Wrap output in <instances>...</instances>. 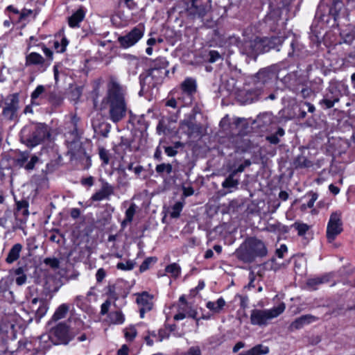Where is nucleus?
I'll use <instances>...</instances> for the list:
<instances>
[{
	"mask_svg": "<svg viewBox=\"0 0 355 355\" xmlns=\"http://www.w3.org/2000/svg\"><path fill=\"white\" fill-rule=\"evenodd\" d=\"M125 95V88L115 78H111L102 103L108 105L109 119L113 123L119 122L126 116L128 108Z\"/></svg>",
	"mask_w": 355,
	"mask_h": 355,
	"instance_id": "f257e3e1",
	"label": "nucleus"
},
{
	"mask_svg": "<svg viewBox=\"0 0 355 355\" xmlns=\"http://www.w3.org/2000/svg\"><path fill=\"white\" fill-rule=\"evenodd\" d=\"M268 254L265 243L255 237L247 239L236 251L237 258L243 262L251 263L257 257H264Z\"/></svg>",
	"mask_w": 355,
	"mask_h": 355,
	"instance_id": "f03ea898",
	"label": "nucleus"
},
{
	"mask_svg": "<svg viewBox=\"0 0 355 355\" xmlns=\"http://www.w3.org/2000/svg\"><path fill=\"white\" fill-rule=\"evenodd\" d=\"M50 136L49 128L42 123L26 125L20 132L21 141L29 148H33L42 144Z\"/></svg>",
	"mask_w": 355,
	"mask_h": 355,
	"instance_id": "7ed1b4c3",
	"label": "nucleus"
},
{
	"mask_svg": "<svg viewBox=\"0 0 355 355\" xmlns=\"http://www.w3.org/2000/svg\"><path fill=\"white\" fill-rule=\"evenodd\" d=\"M285 309V304L282 302L270 309H253L250 313V322L252 325L266 327L269 324L270 320L280 315Z\"/></svg>",
	"mask_w": 355,
	"mask_h": 355,
	"instance_id": "20e7f679",
	"label": "nucleus"
},
{
	"mask_svg": "<svg viewBox=\"0 0 355 355\" xmlns=\"http://www.w3.org/2000/svg\"><path fill=\"white\" fill-rule=\"evenodd\" d=\"M269 42L266 38L255 37L253 40L243 41L240 46L241 53L255 60L258 55L270 50Z\"/></svg>",
	"mask_w": 355,
	"mask_h": 355,
	"instance_id": "39448f33",
	"label": "nucleus"
},
{
	"mask_svg": "<svg viewBox=\"0 0 355 355\" xmlns=\"http://www.w3.org/2000/svg\"><path fill=\"white\" fill-rule=\"evenodd\" d=\"M0 108L2 109L3 118L7 121H14L18 116L19 105V94L14 93L7 95L0 101Z\"/></svg>",
	"mask_w": 355,
	"mask_h": 355,
	"instance_id": "423d86ee",
	"label": "nucleus"
},
{
	"mask_svg": "<svg viewBox=\"0 0 355 355\" xmlns=\"http://www.w3.org/2000/svg\"><path fill=\"white\" fill-rule=\"evenodd\" d=\"M75 335L64 322H60L49 331V339L54 345H67Z\"/></svg>",
	"mask_w": 355,
	"mask_h": 355,
	"instance_id": "0eeeda50",
	"label": "nucleus"
},
{
	"mask_svg": "<svg viewBox=\"0 0 355 355\" xmlns=\"http://www.w3.org/2000/svg\"><path fill=\"white\" fill-rule=\"evenodd\" d=\"M185 6L186 15L191 19H202L211 8L202 0H187Z\"/></svg>",
	"mask_w": 355,
	"mask_h": 355,
	"instance_id": "6e6552de",
	"label": "nucleus"
},
{
	"mask_svg": "<svg viewBox=\"0 0 355 355\" xmlns=\"http://www.w3.org/2000/svg\"><path fill=\"white\" fill-rule=\"evenodd\" d=\"M341 214L334 212L331 214L327 227V239L329 243H332L336 237L343 232Z\"/></svg>",
	"mask_w": 355,
	"mask_h": 355,
	"instance_id": "1a4fd4ad",
	"label": "nucleus"
},
{
	"mask_svg": "<svg viewBox=\"0 0 355 355\" xmlns=\"http://www.w3.org/2000/svg\"><path fill=\"white\" fill-rule=\"evenodd\" d=\"M144 28L142 26H137L133 28L131 31L125 35L118 37V42L120 46L123 49H128L132 46L143 37Z\"/></svg>",
	"mask_w": 355,
	"mask_h": 355,
	"instance_id": "9d476101",
	"label": "nucleus"
},
{
	"mask_svg": "<svg viewBox=\"0 0 355 355\" xmlns=\"http://www.w3.org/2000/svg\"><path fill=\"white\" fill-rule=\"evenodd\" d=\"M101 189L94 193L91 197L92 201L98 202L103 200H110V196L114 193V187L103 179H101Z\"/></svg>",
	"mask_w": 355,
	"mask_h": 355,
	"instance_id": "9b49d317",
	"label": "nucleus"
},
{
	"mask_svg": "<svg viewBox=\"0 0 355 355\" xmlns=\"http://www.w3.org/2000/svg\"><path fill=\"white\" fill-rule=\"evenodd\" d=\"M136 300L137 303L140 306V317L143 318L145 313L150 311L153 309V296L149 295L147 292H143L142 293L137 295Z\"/></svg>",
	"mask_w": 355,
	"mask_h": 355,
	"instance_id": "f8f14e48",
	"label": "nucleus"
},
{
	"mask_svg": "<svg viewBox=\"0 0 355 355\" xmlns=\"http://www.w3.org/2000/svg\"><path fill=\"white\" fill-rule=\"evenodd\" d=\"M274 122L275 117L271 112H263L257 116L253 123L261 131H266Z\"/></svg>",
	"mask_w": 355,
	"mask_h": 355,
	"instance_id": "ddd939ff",
	"label": "nucleus"
},
{
	"mask_svg": "<svg viewBox=\"0 0 355 355\" xmlns=\"http://www.w3.org/2000/svg\"><path fill=\"white\" fill-rule=\"evenodd\" d=\"M318 318L313 315L307 314L296 318L289 326V330L293 331L302 328L304 325L317 321Z\"/></svg>",
	"mask_w": 355,
	"mask_h": 355,
	"instance_id": "4468645a",
	"label": "nucleus"
},
{
	"mask_svg": "<svg viewBox=\"0 0 355 355\" xmlns=\"http://www.w3.org/2000/svg\"><path fill=\"white\" fill-rule=\"evenodd\" d=\"M168 70L162 71L157 68H150L146 79L151 78L153 80L152 87H155L157 85L162 82L163 79L168 75Z\"/></svg>",
	"mask_w": 355,
	"mask_h": 355,
	"instance_id": "2eb2a0df",
	"label": "nucleus"
},
{
	"mask_svg": "<svg viewBox=\"0 0 355 355\" xmlns=\"http://www.w3.org/2000/svg\"><path fill=\"white\" fill-rule=\"evenodd\" d=\"M239 185V180L236 178L234 173H230L229 175L222 182V187L227 189L225 193H232L238 189Z\"/></svg>",
	"mask_w": 355,
	"mask_h": 355,
	"instance_id": "dca6fc26",
	"label": "nucleus"
},
{
	"mask_svg": "<svg viewBox=\"0 0 355 355\" xmlns=\"http://www.w3.org/2000/svg\"><path fill=\"white\" fill-rule=\"evenodd\" d=\"M92 127L95 133L100 135L105 138L107 137L111 128V126L109 123L104 121L101 122L97 119L93 120Z\"/></svg>",
	"mask_w": 355,
	"mask_h": 355,
	"instance_id": "f3484780",
	"label": "nucleus"
},
{
	"mask_svg": "<svg viewBox=\"0 0 355 355\" xmlns=\"http://www.w3.org/2000/svg\"><path fill=\"white\" fill-rule=\"evenodd\" d=\"M181 89L184 93L189 96H191L196 93L197 84L195 79L192 78H187L181 84Z\"/></svg>",
	"mask_w": 355,
	"mask_h": 355,
	"instance_id": "a211bd4d",
	"label": "nucleus"
},
{
	"mask_svg": "<svg viewBox=\"0 0 355 355\" xmlns=\"http://www.w3.org/2000/svg\"><path fill=\"white\" fill-rule=\"evenodd\" d=\"M329 275H324L321 277L310 278L306 282V286L311 290H316L318 286L329 281Z\"/></svg>",
	"mask_w": 355,
	"mask_h": 355,
	"instance_id": "6ab92c4d",
	"label": "nucleus"
},
{
	"mask_svg": "<svg viewBox=\"0 0 355 355\" xmlns=\"http://www.w3.org/2000/svg\"><path fill=\"white\" fill-rule=\"evenodd\" d=\"M22 250V245L20 243L15 244L10 250L8 254L6 259L8 263H12L17 261L20 256V252Z\"/></svg>",
	"mask_w": 355,
	"mask_h": 355,
	"instance_id": "aec40b11",
	"label": "nucleus"
},
{
	"mask_svg": "<svg viewBox=\"0 0 355 355\" xmlns=\"http://www.w3.org/2000/svg\"><path fill=\"white\" fill-rule=\"evenodd\" d=\"M85 17V12L82 8L78 9L71 17H69L68 23L70 27H78L80 22H81Z\"/></svg>",
	"mask_w": 355,
	"mask_h": 355,
	"instance_id": "412c9836",
	"label": "nucleus"
},
{
	"mask_svg": "<svg viewBox=\"0 0 355 355\" xmlns=\"http://www.w3.org/2000/svg\"><path fill=\"white\" fill-rule=\"evenodd\" d=\"M269 352V348L261 344L257 345L249 350L241 352L238 355H264Z\"/></svg>",
	"mask_w": 355,
	"mask_h": 355,
	"instance_id": "4be33fe9",
	"label": "nucleus"
},
{
	"mask_svg": "<svg viewBox=\"0 0 355 355\" xmlns=\"http://www.w3.org/2000/svg\"><path fill=\"white\" fill-rule=\"evenodd\" d=\"M225 305V301L223 297H220L217 300L216 302H208L206 304V306L208 309L211 311L215 313H218L221 311L223 307Z\"/></svg>",
	"mask_w": 355,
	"mask_h": 355,
	"instance_id": "5701e85b",
	"label": "nucleus"
},
{
	"mask_svg": "<svg viewBox=\"0 0 355 355\" xmlns=\"http://www.w3.org/2000/svg\"><path fill=\"white\" fill-rule=\"evenodd\" d=\"M272 78V73L268 69L260 70L256 76V82L264 85Z\"/></svg>",
	"mask_w": 355,
	"mask_h": 355,
	"instance_id": "b1692460",
	"label": "nucleus"
},
{
	"mask_svg": "<svg viewBox=\"0 0 355 355\" xmlns=\"http://www.w3.org/2000/svg\"><path fill=\"white\" fill-rule=\"evenodd\" d=\"M285 131L282 128H279L275 134H272L266 137V139L271 144H277L279 143V137H283Z\"/></svg>",
	"mask_w": 355,
	"mask_h": 355,
	"instance_id": "393cba45",
	"label": "nucleus"
},
{
	"mask_svg": "<svg viewBox=\"0 0 355 355\" xmlns=\"http://www.w3.org/2000/svg\"><path fill=\"white\" fill-rule=\"evenodd\" d=\"M69 307L66 304H61L55 311L53 315V319L55 320H58L62 318H64L67 312L69 311Z\"/></svg>",
	"mask_w": 355,
	"mask_h": 355,
	"instance_id": "a878e982",
	"label": "nucleus"
},
{
	"mask_svg": "<svg viewBox=\"0 0 355 355\" xmlns=\"http://www.w3.org/2000/svg\"><path fill=\"white\" fill-rule=\"evenodd\" d=\"M44 62L43 57L37 53H31L26 57L27 64H38Z\"/></svg>",
	"mask_w": 355,
	"mask_h": 355,
	"instance_id": "bb28decb",
	"label": "nucleus"
},
{
	"mask_svg": "<svg viewBox=\"0 0 355 355\" xmlns=\"http://www.w3.org/2000/svg\"><path fill=\"white\" fill-rule=\"evenodd\" d=\"M108 318L110 322L113 324H122L124 322V316L119 311L111 312Z\"/></svg>",
	"mask_w": 355,
	"mask_h": 355,
	"instance_id": "cd10ccee",
	"label": "nucleus"
},
{
	"mask_svg": "<svg viewBox=\"0 0 355 355\" xmlns=\"http://www.w3.org/2000/svg\"><path fill=\"white\" fill-rule=\"evenodd\" d=\"M168 66V62L166 60L165 58L160 57L155 59L153 62V64L151 68H157L159 69L162 71L166 70V67Z\"/></svg>",
	"mask_w": 355,
	"mask_h": 355,
	"instance_id": "c85d7f7f",
	"label": "nucleus"
},
{
	"mask_svg": "<svg viewBox=\"0 0 355 355\" xmlns=\"http://www.w3.org/2000/svg\"><path fill=\"white\" fill-rule=\"evenodd\" d=\"M44 87L43 85H39L36 87V89L31 94V101L32 105H39L40 102L37 101V98L43 94L44 92Z\"/></svg>",
	"mask_w": 355,
	"mask_h": 355,
	"instance_id": "c756f323",
	"label": "nucleus"
},
{
	"mask_svg": "<svg viewBox=\"0 0 355 355\" xmlns=\"http://www.w3.org/2000/svg\"><path fill=\"white\" fill-rule=\"evenodd\" d=\"M339 101V97L338 96H329L327 94L325 97L320 101V104H324L327 109L334 107V104Z\"/></svg>",
	"mask_w": 355,
	"mask_h": 355,
	"instance_id": "7c9ffc66",
	"label": "nucleus"
},
{
	"mask_svg": "<svg viewBox=\"0 0 355 355\" xmlns=\"http://www.w3.org/2000/svg\"><path fill=\"white\" fill-rule=\"evenodd\" d=\"M16 205L17 213H21L24 216H27L29 214L28 209V202L26 200L17 201Z\"/></svg>",
	"mask_w": 355,
	"mask_h": 355,
	"instance_id": "2f4dec72",
	"label": "nucleus"
},
{
	"mask_svg": "<svg viewBox=\"0 0 355 355\" xmlns=\"http://www.w3.org/2000/svg\"><path fill=\"white\" fill-rule=\"evenodd\" d=\"M166 272L171 274V275L174 277H177L179 276L180 273V267L178 264L174 263L167 266L165 268Z\"/></svg>",
	"mask_w": 355,
	"mask_h": 355,
	"instance_id": "473e14b6",
	"label": "nucleus"
},
{
	"mask_svg": "<svg viewBox=\"0 0 355 355\" xmlns=\"http://www.w3.org/2000/svg\"><path fill=\"white\" fill-rule=\"evenodd\" d=\"M156 172L159 174H162L164 172H166L167 174L171 173L173 171V167L171 164H161L157 165L155 168Z\"/></svg>",
	"mask_w": 355,
	"mask_h": 355,
	"instance_id": "72a5a7b5",
	"label": "nucleus"
},
{
	"mask_svg": "<svg viewBox=\"0 0 355 355\" xmlns=\"http://www.w3.org/2000/svg\"><path fill=\"white\" fill-rule=\"evenodd\" d=\"M292 227L297 231L298 235L300 236L304 235L309 229L308 225L298 222H295Z\"/></svg>",
	"mask_w": 355,
	"mask_h": 355,
	"instance_id": "f704fd0d",
	"label": "nucleus"
},
{
	"mask_svg": "<svg viewBox=\"0 0 355 355\" xmlns=\"http://www.w3.org/2000/svg\"><path fill=\"white\" fill-rule=\"evenodd\" d=\"M182 208L183 203L181 202H177L172 207L171 216L174 218H178L180 215V212L182 211Z\"/></svg>",
	"mask_w": 355,
	"mask_h": 355,
	"instance_id": "c9c22d12",
	"label": "nucleus"
},
{
	"mask_svg": "<svg viewBox=\"0 0 355 355\" xmlns=\"http://www.w3.org/2000/svg\"><path fill=\"white\" fill-rule=\"evenodd\" d=\"M29 153L28 152L21 153L19 157L16 159L15 163L19 167H24L25 163L28 161Z\"/></svg>",
	"mask_w": 355,
	"mask_h": 355,
	"instance_id": "e433bc0d",
	"label": "nucleus"
},
{
	"mask_svg": "<svg viewBox=\"0 0 355 355\" xmlns=\"http://www.w3.org/2000/svg\"><path fill=\"white\" fill-rule=\"evenodd\" d=\"M15 274L18 275L16 278V284L18 286H21L26 282V275L24 274L23 269L21 268H19L15 270Z\"/></svg>",
	"mask_w": 355,
	"mask_h": 355,
	"instance_id": "4c0bfd02",
	"label": "nucleus"
},
{
	"mask_svg": "<svg viewBox=\"0 0 355 355\" xmlns=\"http://www.w3.org/2000/svg\"><path fill=\"white\" fill-rule=\"evenodd\" d=\"M98 154L101 159L103 161V164L107 165L110 162V155L108 150L103 147L98 148Z\"/></svg>",
	"mask_w": 355,
	"mask_h": 355,
	"instance_id": "58836bf2",
	"label": "nucleus"
},
{
	"mask_svg": "<svg viewBox=\"0 0 355 355\" xmlns=\"http://www.w3.org/2000/svg\"><path fill=\"white\" fill-rule=\"evenodd\" d=\"M135 262L132 261H128L125 263H118L116 265V268L123 270H130L134 268Z\"/></svg>",
	"mask_w": 355,
	"mask_h": 355,
	"instance_id": "ea45409f",
	"label": "nucleus"
},
{
	"mask_svg": "<svg viewBox=\"0 0 355 355\" xmlns=\"http://www.w3.org/2000/svg\"><path fill=\"white\" fill-rule=\"evenodd\" d=\"M135 212H136V205H135V204L132 203L130 205V206L128 207V209L125 211L126 221L132 222Z\"/></svg>",
	"mask_w": 355,
	"mask_h": 355,
	"instance_id": "a19ab883",
	"label": "nucleus"
},
{
	"mask_svg": "<svg viewBox=\"0 0 355 355\" xmlns=\"http://www.w3.org/2000/svg\"><path fill=\"white\" fill-rule=\"evenodd\" d=\"M156 258L154 257H148L146 259L143 263L141 264L139 270L140 272H144L149 268V266L152 262L156 261Z\"/></svg>",
	"mask_w": 355,
	"mask_h": 355,
	"instance_id": "79ce46f5",
	"label": "nucleus"
},
{
	"mask_svg": "<svg viewBox=\"0 0 355 355\" xmlns=\"http://www.w3.org/2000/svg\"><path fill=\"white\" fill-rule=\"evenodd\" d=\"M157 132L158 135H162V134H166V131L167 130V128H166V121L164 120V119H162L159 121V123L157 125Z\"/></svg>",
	"mask_w": 355,
	"mask_h": 355,
	"instance_id": "37998d69",
	"label": "nucleus"
},
{
	"mask_svg": "<svg viewBox=\"0 0 355 355\" xmlns=\"http://www.w3.org/2000/svg\"><path fill=\"white\" fill-rule=\"evenodd\" d=\"M208 56L209 58L207 60L210 63H214L218 60L222 59L220 53L218 51L214 50L209 52Z\"/></svg>",
	"mask_w": 355,
	"mask_h": 355,
	"instance_id": "c03bdc74",
	"label": "nucleus"
},
{
	"mask_svg": "<svg viewBox=\"0 0 355 355\" xmlns=\"http://www.w3.org/2000/svg\"><path fill=\"white\" fill-rule=\"evenodd\" d=\"M44 262L53 269H57L60 266V261L56 258H46Z\"/></svg>",
	"mask_w": 355,
	"mask_h": 355,
	"instance_id": "a18cd8bd",
	"label": "nucleus"
},
{
	"mask_svg": "<svg viewBox=\"0 0 355 355\" xmlns=\"http://www.w3.org/2000/svg\"><path fill=\"white\" fill-rule=\"evenodd\" d=\"M266 39L269 42V46H270V49H272V48H275L276 45L282 44L284 42V40H283L280 37H273L270 40L268 38H266Z\"/></svg>",
	"mask_w": 355,
	"mask_h": 355,
	"instance_id": "49530a36",
	"label": "nucleus"
},
{
	"mask_svg": "<svg viewBox=\"0 0 355 355\" xmlns=\"http://www.w3.org/2000/svg\"><path fill=\"white\" fill-rule=\"evenodd\" d=\"M251 165V162L249 159L245 160L243 164H241L239 166V167L234 170H233L231 173H234V175H236L238 173H242L244 171L245 168Z\"/></svg>",
	"mask_w": 355,
	"mask_h": 355,
	"instance_id": "de8ad7c7",
	"label": "nucleus"
},
{
	"mask_svg": "<svg viewBox=\"0 0 355 355\" xmlns=\"http://www.w3.org/2000/svg\"><path fill=\"white\" fill-rule=\"evenodd\" d=\"M137 335V331L134 327H130L125 330V337L128 340H132Z\"/></svg>",
	"mask_w": 355,
	"mask_h": 355,
	"instance_id": "09e8293b",
	"label": "nucleus"
},
{
	"mask_svg": "<svg viewBox=\"0 0 355 355\" xmlns=\"http://www.w3.org/2000/svg\"><path fill=\"white\" fill-rule=\"evenodd\" d=\"M39 158L36 155L32 156L31 160L24 166L25 169L28 171L33 170Z\"/></svg>",
	"mask_w": 355,
	"mask_h": 355,
	"instance_id": "8fccbe9b",
	"label": "nucleus"
},
{
	"mask_svg": "<svg viewBox=\"0 0 355 355\" xmlns=\"http://www.w3.org/2000/svg\"><path fill=\"white\" fill-rule=\"evenodd\" d=\"M49 101L53 105L55 106L60 105L62 102V99L60 97L57 96L55 94H53L50 95Z\"/></svg>",
	"mask_w": 355,
	"mask_h": 355,
	"instance_id": "3c124183",
	"label": "nucleus"
},
{
	"mask_svg": "<svg viewBox=\"0 0 355 355\" xmlns=\"http://www.w3.org/2000/svg\"><path fill=\"white\" fill-rule=\"evenodd\" d=\"M182 355H201V351L199 347L194 346L189 349V350Z\"/></svg>",
	"mask_w": 355,
	"mask_h": 355,
	"instance_id": "603ef678",
	"label": "nucleus"
},
{
	"mask_svg": "<svg viewBox=\"0 0 355 355\" xmlns=\"http://www.w3.org/2000/svg\"><path fill=\"white\" fill-rule=\"evenodd\" d=\"M318 199V194L315 193H313L311 194V198L309 200V201L307 202L306 205H303L302 207L306 209L308 208H312L314 205V203L315 200Z\"/></svg>",
	"mask_w": 355,
	"mask_h": 355,
	"instance_id": "864d4df0",
	"label": "nucleus"
},
{
	"mask_svg": "<svg viewBox=\"0 0 355 355\" xmlns=\"http://www.w3.org/2000/svg\"><path fill=\"white\" fill-rule=\"evenodd\" d=\"M60 236L61 234L59 233L58 230H53L49 236V240L52 242L59 243Z\"/></svg>",
	"mask_w": 355,
	"mask_h": 355,
	"instance_id": "5fc2aeb1",
	"label": "nucleus"
},
{
	"mask_svg": "<svg viewBox=\"0 0 355 355\" xmlns=\"http://www.w3.org/2000/svg\"><path fill=\"white\" fill-rule=\"evenodd\" d=\"M287 247L286 245L282 244L281 245L280 248L276 250V255L279 258H283L284 253L287 252Z\"/></svg>",
	"mask_w": 355,
	"mask_h": 355,
	"instance_id": "6e6d98bb",
	"label": "nucleus"
},
{
	"mask_svg": "<svg viewBox=\"0 0 355 355\" xmlns=\"http://www.w3.org/2000/svg\"><path fill=\"white\" fill-rule=\"evenodd\" d=\"M164 151L166 154L169 157H174L178 154V150L171 146L165 147Z\"/></svg>",
	"mask_w": 355,
	"mask_h": 355,
	"instance_id": "4d7b16f0",
	"label": "nucleus"
},
{
	"mask_svg": "<svg viewBox=\"0 0 355 355\" xmlns=\"http://www.w3.org/2000/svg\"><path fill=\"white\" fill-rule=\"evenodd\" d=\"M105 277V271L103 268H99L96 274V281L101 282Z\"/></svg>",
	"mask_w": 355,
	"mask_h": 355,
	"instance_id": "13d9d810",
	"label": "nucleus"
},
{
	"mask_svg": "<svg viewBox=\"0 0 355 355\" xmlns=\"http://www.w3.org/2000/svg\"><path fill=\"white\" fill-rule=\"evenodd\" d=\"M110 306V302L107 300L105 301L102 305H101V313L102 315H105L106 313H107L108 311H109V307Z\"/></svg>",
	"mask_w": 355,
	"mask_h": 355,
	"instance_id": "bf43d9fd",
	"label": "nucleus"
},
{
	"mask_svg": "<svg viewBox=\"0 0 355 355\" xmlns=\"http://www.w3.org/2000/svg\"><path fill=\"white\" fill-rule=\"evenodd\" d=\"M312 91L309 87L302 88L300 91V94L302 98H306L311 96Z\"/></svg>",
	"mask_w": 355,
	"mask_h": 355,
	"instance_id": "052dcab7",
	"label": "nucleus"
},
{
	"mask_svg": "<svg viewBox=\"0 0 355 355\" xmlns=\"http://www.w3.org/2000/svg\"><path fill=\"white\" fill-rule=\"evenodd\" d=\"M81 183L83 185H88L89 187H92L94 184V178L92 176H89L88 178H84L81 180Z\"/></svg>",
	"mask_w": 355,
	"mask_h": 355,
	"instance_id": "680f3d73",
	"label": "nucleus"
},
{
	"mask_svg": "<svg viewBox=\"0 0 355 355\" xmlns=\"http://www.w3.org/2000/svg\"><path fill=\"white\" fill-rule=\"evenodd\" d=\"M68 40L66 37H63L61 40V47L60 50H58L59 53H63L65 51L66 47L68 45Z\"/></svg>",
	"mask_w": 355,
	"mask_h": 355,
	"instance_id": "e2e57ef3",
	"label": "nucleus"
},
{
	"mask_svg": "<svg viewBox=\"0 0 355 355\" xmlns=\"http://www.w3.org/2000/svg\"><path fill=\"white\" fill-rule=\"evenodd\" d=\"M193 193H194V190L192 187H184L183 188V194L186 197L193 195Z\"/></svg>",
	"mask_w": 355,
	"mask_h": 355,
	"instance_id": "0e129e2a",
	"label": "nucleus"
},
{
	"mask_svg": "<svg viewBox=\"0 0 355 355\" xmlns=\"http://www.w3.org/2000/svg\"><path fill=\"white\" fill-rule=\"evenodd\" d=\"M118 355H128V347L123 345L117 352Z\"/></svg>",
	"mask_w": 355,
	"mask_h": 355,
	"instance_id": "69168bd1",
	"label": "nucleus"
},
{
	"mask_svg": "<svg viewBox=\"0 0 355 355\" xmlns=\"http://www.w3.org/2000/svg\"><path fill=\"white\" fill-rule=\"evenodd\" d=\"M245 347V343L243 342H238L233 347L232 352L234 353H236L239 349L243 348Z\"/></svg>",
	"mask_w": 355,
	"mask_h": 355,
	"instance_id": "338daca9",
	"label": "nucleus"
},
{
	"mask_svg": "<svg viewBox=\"0 0 355 355\" xmlns=\"http://www.w3.org/2000/svg\"><path fill=\"white\" fill-rule=\"evenodd\" d=\"M70 215L73 218H77L80 215V211L79 209L73 208L71 210Z\"/></svg>",
	"mask_w": 355,
	"mask_h": 355,
	"instance_id": "774afa93",
	"label": "nucleus"
}]
</instances>
